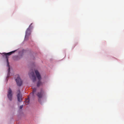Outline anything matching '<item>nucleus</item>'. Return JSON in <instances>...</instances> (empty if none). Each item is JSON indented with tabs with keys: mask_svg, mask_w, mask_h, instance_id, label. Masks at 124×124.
Instances as JSON below:
<instances>
[{
	"mask_svg": "<svg viewBox=\"0 0 124 124\" xmlns=\"http://www.w3.org/2000/svg\"><path fill=\"white\" fill-rule=\"evenodd\" d=\"M7 96L8 98L10 101L12 100V91L11 89L9 88L8 90Z\"/></svg>",
	"mask_w": 124,
	"mask_h": 124,
	"instance_id": "6",
	"label": "nucleus"
},
{
	"mask_svg": "<svg viewBox=\"0 0 124 124\" xmlns=\"http://www.w3.org/2000/svg\"><path fill=\"white\" fill-rule=\"evenodd\" d=\"M16 51V50H15L8 53H3L2 54V55L4 57V56H5V57L7 59V62L8 66V73L7 77V78H8L9 77L10 73V68L9 67V65L8 62V56L11 55L12 54L14 53Z\"/></svg>",
	"mask_w": 124,
	"mask_h": 124,
	"instance_id": "1",
	"label": "nucleus"
},
{
	"mask_svg": "<svg viewBox=\"0 0 124 124\" xmlns=\"http://www.w3.org/2000/svg\"><path fill=\"white\" fill-rule=\"evenodd\" d=\"M23 105H21V106H20V109H22V108L23 107Z\"/></svg>",
	"mask_w": 124,
	"mask_h": 124,
	"instance_id": "11",
	"label": "nucleus"
},
{
	"mask_svg": "<svg viewBox=\"0 0 124 124\" xmlns=\"http://www.w3.org/2000/svg\"><path fill=\"white\" fill-rule=\"evenodd\" d=\"M45 95V93L43 90L41 89L40 92H38L36 94L37 96L38 97V101L40 103H41V98Z\"/></svg>",
	"mask_w": 124,
	"mask_h": 124,
	"instance_id": "4",
	"label": "nucleus"
},
{
	"mask_svg": "<svg viewBox=\"0 0 124 124\" xmlns=\"http://www.w3.org/2000/svg\"><path fill=\"white\" fill-rule=\"evenodd\" d=\"M35 72L36 77L39 80L37 83V86L39 87L40 86L42 85L43 84V83L40 81L41 79V77L39 73L37 70H35Z\"/></svg>",
	"mask_w": 124,
	"mask_h": 124,
	"instance_id": "2",
	"label": "nucleus"
},
{
	"mask_svg": "<svg viewBox=\"0 0 124 124\" xmlns=\"http://www.w3.org/2000/svg\"><path fill=\"white\" fill-rule=\"evenodd\" d=\"M32 23H31L28 28L27 29L25 32V40H27L28 39L29 36L31 34V30L32 29L33 27L31 26Z\"/></svg>",
	"mask_w": 124,
	"mask_h": 124,
	"instance_id": "3",
	"label": "nucleus"
},
{
	"mask_svg": "<svg viewBox=\"0 0 124 124\" xmlns=\"http://www.w3.org/2000/svg\"><path fill=\"white\" fill-rule=\"evenodd\" d=\"M29 74L30 77L31 78L32 81L33 82L35 81L36 80V78L33 71L31 72Z\"/></svg>",
	"mask_w": 124,
	"mask_h": 124,
	"instance_id": "5",
	"label": "nucleus"
},
{
	"mask_svg": "<svg viewBox=\"0 0 124 124\" xmlns=\"http://www.w3.org/2000/svg\"><path fill=\"white\" fill-rule=\"evenodd\" d=\"M17 85L19 86H21L22 84V82L19 76H18L17 78L16 79Z\"/></svg>",
	"mask_w": 124,
	"mask_h": 124,
	"instance_id": "7",
	"label": "nucleus"
},
{
	"mask_svg": "<svg viewBox=\"0 0 124 124\" xmlns=\"http://www.w3.org/2000/svg\"><path fill=\"white\" fill-rule=\"evenodd\" d=\"M18 91L19 93L17 95V98L18 101L19 102H21L22 101V96L21 94L20 93V91L19 90Z\"/></svg>",
	"mask_w": 124,
	"mask_h": 124,
	"instance_id": "8",
	"label": "nucleus"
},
{
	"mask_svg": "<svg viewBox=\"0 0 124 124\" xmlns=\"http://www.w3.org/2000/svg\"><path fill=\"white\" fill-rule=\"evenodd\" d=\"M36 89L35 88L33 89L32 91V93H33V94L36 91Z\"/></svg>",
	"mask_w": 124,
	"mask_h": 124,
	"instance_id": "10",
	"label": "nucleus"
},
{
	"mask_svg": "<svg viewBox=\"0 0 124 124\" xmlns=\"http://www.w3.org/2000/svg\"><path fill=\"white\" fill-rule=\"evenodd\" d=\"M26 103H27V104H26V105H27V104H28L29 102V99L28 98L26 100Z\"/></svg>",
	"mask_w": 124,
	"mask_h": 124,
	"instance_id": "9",
	"label": "nucleus"
}]
</instances>
